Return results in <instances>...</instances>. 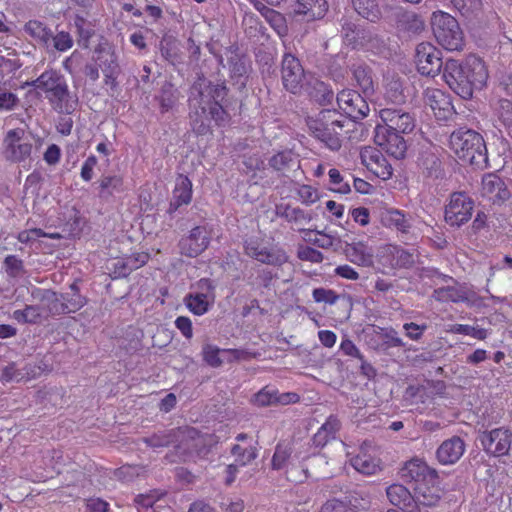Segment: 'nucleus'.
Instances as JSON below:
<instances>
[{
	"instance_id": "f257e3e1",
	"label": "nucleus",
	"mask_w": 512,
	"mask_h": 512,
	"mask_svg": "<svg viewBox=\"0 0 512 512\" xmlns=\"http://www.w3.org/2000/svg\"><path fill=\"white\" fill-rule=\"evenodd\" d=\"M443 79L449 88L462 99L468 100L474 90H481L487 82L485 62L470 55L464 61L448 59L443 69Z\"/></svg>"
},
{
	"instance_id": "c85d7f7f",
	"label": "nucleus",
	"mask_w": 512,
	"mask_h": 512,
	"mask_svg": "<svg viewBox=\"0 0 512 512\" xmlns=\"http://www.w3.org/2000/svg\"><path fill=\"white\" fill-rule=\"evenodd\" d=\"M402 471V476L415 482V485L426 483L425 481L433 482L438 479V472L418 459L407 462Z\"/></svg>"
},
{
	"instance_id": "13d9d810",
	"label": "nucleus",
	"mask_w": 512,
	"mask_h": 512,
	"mask_svg": "<svg viewBox=\"0 0 512 512\" xmlns=\"http://www.w3.org/2000/svg\"><path fill=\"white\" fill-rule=\"evenodd\" d=\"M361 49H366L378 55L384 54L388 50L387 44L383 37L375 33L373 30H371L369 33Z\"/></svg>"
},
{
	"instance_id": "f03ea898",
	"label": "nucleus",
	"mask_w": 512,
	"mask_h": 512,
	"mask_svg": "<svg viewBox=\"0 0 512 512\" xmlns=\"http://www.w3.org/2000/svg\"><path fill=\"white\" fill-rule=\"evenodd\" d=\"M25 85L44 92L49 102L61 113L71 114L76 109L78 101L72 97L64 75L57 70L48 69Z\"/></svg>"
},
{
	"instance_id": "de8ad7c7",
	"label": "nucleus",
	"mask_w": 512,
	"mask_h": 512,
	"mask_svg": "<svg viewBox=\"0 0 512 512\" xmlns=\"http://www.w3.org/2000/svg\"><path fill=\"white\" fill-rule=\"evenodd\" d=\"M30 376H36L34 368L26 365L22 369H19L15 362H11L2 369L1 380L3 382H19L25 378L28 379Z\"/></svg>"
},
{
	"instance_id": "4468645a",
	"label": "nucleus",
	"mask_w": 512,
	"mask_h": 512,
	"mask_svg": "<svg viewBox=\"0 0 512 512\" xmlns=\"http://www.w3.org/2000/svg\"><path fill=\"white\" fill-rule=\"evenodd\" d=\"M426 28L423 17L413 11L399 9L395 12V29L400 38L412 40Z\"/></svg>"
},
{
	"instance_id": "6e6d98bb",
	"label": "nucleus",
	"mask_w": 512,
	"mask_h": 512,
	"mask_svg": "<svg viewBox=\"0 0 512 512\" xmlns=\"http://www.w3.org/2000/svg\"><path fill=\"white\" fill-rule=\"evenodd\" d=\"M386 97L393 103L401 104L405 102L403 84L400 79L392 78L386 85Z\"/></svg>"
},
{
	"instance_id": "864d4df0",
	"label": "nucleus",
	"mask_w": 512,
	"mask_h": 512,
	"mask_svg": "<svg viewBox=\"0 0 512 512\" xmlns=\"http://www.w3.org/2000/svg\"><path fill=\"white\" fill-rule=\"evenodd\" d=\"M336 501L338 504L345 506L347 510H351L352 512L366 510L369 508L370 504L369 500L357 491L349 492L341 499L336 498Z\"/></svg>"
},
{
	"instance_id": "680f3d73",
	"label": "nucleus",
	"mask_w": 512,
	"mask_h": 512,
	"mask_svg": "<svg viewBox=\"0 0 512 512\" xmlns=\"http://www.w3.org/2000/svg\"><path fill=\"white\" fill-rule=\"evenodd\" d=\"M276 390L265 386L254 394L252 402L258 407H267L275 405Z\"/></svg>"
},
{
	"instance_id": "5fc2aeb1",
	"label": "nucleus",
	"mask_w": 512,
	"mask_h": 512,
	"mask_svg": "<svg viewBox=\"0 0 512 512\" xmlns=\"http://www.w3.org/2000/svg\"><path fill=\"white\" fill-rule=\"evenodd\" d=\"M271 28L277 33V35L281 38L286 37L288 35L289 29L285 16L279 11L272 10L270 14L265 19Z\"/></svg>"
},
{
	"instance_id": "5701e85b",
	"label": "nucleus",
	"mask_w": 512,
	"mask_h": 512,
	"mask_svg": "<svg viewBox=\"0 0 512 512\" xmlns=\"http://www.w3.org/2000/svg\"><path fill=\"white\" fill-rule=\"evenodd\" d=\"M426 483H419L414 487V501L417 503L418 508L434 507L442 498L443 490L439 486V478L436 481H425Z\"/></svg>"
},
{
	"instance_id": "052dcab7",
	"label": "nucleus",
	"mask_w": 512,
	"mask_h": 512,
	"mask_svg": "<svg viewBox=\"0 0 512 512\" xmlns=\"http://www.w3.org/2000/svg\"><path fill=\"white\" fill-rule=\"evenodd\" d=\"M287 479L294 483H303L310 479L304 460L300 464H291L286 470Z\"/></svg>"
},
{
	"instance_id": "9b49d317",
	"label": "nucleus",
	"mask_w": 512,
	"mask_h": 512,
	"mask_svg": "<svg viewBox=\"0 0 512 512\" xmlns=\"http://www.w3.org/2000/svg\"><path fill=\"white\" fill-rule=\"evenodd\" d=\"M305 78L300 60L291 53H285L281 62V79L283 87L292 94H298Z\"/></svg>"
},
{
	"instance_id": "f8f14e48",
	"label": "nucleus",
	"mask_w": 512,
	"mask_h": 512,
	"mask_svg": "<svg viewBox=\"0 0 512 512\" xmlns=\"http://www.w3.org/2000/svg\"><path fill=\"white\" fill-rule=\"evenodd\" d=\"M404 135L391 131L385 128V126H376L374 141L387 154L400 160L405 158L408 147Z\"/></svg>"
},
{
	"instance_id": "72a5a7b5",
	"label": "nucleus",
	"mask_w": 512,
	"mask_h": 512,
	"mask_svg": "<svg viewBox=\"0 0 512 512\" xmlns=\"http://www.w3.org/2000/svg\"><path fill=\"white\" fill-rule=\"evenodd\" d=\"M98 197L109 202L115 194L124 190L123 178L119 175H104L98 180Z\"/></svg>"
},
{
	"instance_id": "412c9836",
	"label": "nucleus",
	"mask_w": 512,
	"mask_h": 512,
	"mask_svg": "<svg viewBox=\"0 0 512 512\" xmlns=\"http://www.w3.org/2000/svg\"><path fill=\"white\" fill-rule=\"evenodd\" d=\"M424 102L429 106L438 120H447L454 111L450 96L440 89H427Z\"/></svg>"
},
{
	"instance_id": "a878e982",
	"label": "nucleus",
	"mask_w": 512,
	"mask_h": 512,
	"mask_svg": "<svg viewBox=\"0 0 512 512\" xmlns=\"http://www.w3.org/2000/svg\"><path fill=\"white\" fill-rule=\"evenodd\" d=\"M32 296L39 301L45 318L66 314L61 295L57 292L51 289H37Z\"/></svg>"
},
{
	"instance_id": "8fccbe9b",
	"label": "nucleus",
	"mask_w": 512,
	"mask_h": 512,
	"mask_svg": "<svg viewBox=\"0 0 512 512\" xmlns=\"http://www.w3.org/2000/svg\"><path fill=\"white\" fill-rule=\"evenodd\" d=\"M12 316L17 322L22 324H36L40 322L42 318H45L40 304L26 305L22 310H15Z\"/></svg>"
},
{
	"instance_id": "bf43d9fd",
	"label": "nucleus",
	"mask_w": 512,
	"mask_h": 512,
	"mask_svg": "<svg viewBox=\"0 0 512 512\" xmlns=\"http://www.w3.org/2000/svg\"><path fill=\"white\" fill-rule=\"evenodd\" d=\"M220 353H229V350H221L215 345L206 344L203 347L202 354L205 362L211 367H220L223 360L220 358Z\"/></svg>"
},
{
	"instance_id": "6ab92c4d",
	"label": "nucleus",
	"mask_w": 512,
	"mask_h": 512,
	"mask_svg": "<svg viewBox=\"0 0 512 512\" xmlns=\"http://www.w3.org/2000/svg\"><path fill=\"white\" fill-rule=\"evenodd\" d=\"M189 119L192 131L197 136H204L212 133L211 122L214 121L210 114V106L199 100L189 97Z\"/></svg>"
},
{
	"instance_id": "6e6552de",
	"label": "nucleus",
	"mask_w": 512,
	"mask_h": 512,
	"mask_svg": "<svg viewBox=\"0 0 512 512\" xmlns=\"http://www.w3.org/2000/svg\"><path fill=\"white\" fill-rule=\"evenodd\" d=\"M473 199L465 192H453L445 207V221L450 226L460 227L471 219Z\"/></svg>"
},
{
	"instance_id": "4c0bfd02",
	"label": "nucleus",
	"mask_w": 512,
	"mask_h": 512,
	"mask_svg": "<svg viewBox=\"0 0 512 512\" xmlns=\"http://www.w3.org/2000/svg\"><path fill=\"white\" fill-rule=\"evenodd\" d=\"M24 32L36 40L42 46L48 48L51 45L52 30L39 20H29L24 25Z\"/></svg>"
},
{
	"instance_id": "bb28decb",
	"label": "nucleus",
	"mask_w": 512,
	"mask_h": 512,
	"mask_svg": "<svg viewBox=\"0 0 512 512\" xmlns=\"http://www.w3.org/2000/svg\"><path fill=\"white\" fill-rule=\"evenodd\" d=\"M93 60L98 64L103 74L121 72L115 49L107 40L101 41L95 47Z\"/></svg>"
},
{
	"instance_id": "7ed1b4c3",
	"label": "nucleus",
	"mask_w": 512,
	"mask_h": 512,
	"mask_svg": "<svg viewBox=\"0 0 512 512\" xmlns=\"http://www.w3.org/2000/svg\"><path fill=\"white\" fill-rule=\"evenodd\" d=\"M450 148L463 164L484 168L488 163L487 148L482 135L461 127L450 135Z\"/></svg>"
},
{
	"instance_id": "ddd939ff",
	"label": "nucleus",
	"mask_w": 512,
	"mask_h": 512,
	"mask_svg": "<svg viewBox=\"0 0 512 512\" xmlns=\"http://www.w3.org/2000/svg\"><path fill=\"white\" fill-rule=\"evenodd\" d=\"M362 93L344 89L337 94L339 108L351 119L359 120L365 118L369 113V105Z\"/></svg>"
},
{
	"instance_id": "a18cd8bd",
	"label": "nucleus",
	"mask_w": 512,
	"mask_h": 512,
	"mask_svg": "<svg viewBox=\"0 0 512 512\" xmlns=\"http://www.w3.org/2000/svg\"><path fill=\"white\" fill-rule=\"evenodd\" d=\"M433 298L438 302H465L468 300L466 291L455 286L440 287L433 291Z\"/></svg>"
},
{
	"instance_id": "0eeeda50",
	"label": "nucleus",
	"mask_w": 512,
	"mask_h": 512,
	"mask_svg": "<svg viewBox=\"0 0 512 512\" xmlns=\"http://www.w3.org/2000/svg\"><path fill=\"white\" fill-rule=\"evenodd\" d=\"M4 157L11 162H22L30 157L33 144L30 136L23 129L9 130L3 141Z\"/></svg>"
},
{
	"instance_id": "2f4dec72",
	"label": "nucleus",
	"mask_w": 512,
	"mask_h": 512,
	"mask_svg": "<svg viewBox=\"0 0 512 512\" xmlns=\"http://www.w3.org/2000/svg\"><path fill=\"white\" fill-rule=\"evenodd\" d=\"M192 199V182L191 180L183 175L179 174L175 181V187L173 190V198L170 201L167 212L169 214L175 213L178 208L182 205H188Z\"/></svg>"
},
{
	"instance_id": "49530a36",
	"label": "nucleus",
	"mask_w": 512,
	"mask_h": 512,
	"mask_svg": "<svg viewBox=\"0 0 512 512\" xmlns=\"http://www.w3.org/2000/svg\"><path fill=\"white\" fill-rule=\"evenodd\" d=\"M355 11L370 22H376L381 17L377 0H352Z\"/></svg>"
},
{
	"instance_id": "0e129e2a",
	"label": "nucleus",
	"mask_w": 512,
	"mask_h": 512,
	"mask_svg": "<svg viewBox=\"0 0 512 512\" xmlns=\"http://www.w3.org/2000/svg\"><path fill=\"white\" fill-rule=\"evenodd\" d=\"M454 7L466 17L476 14L481 10V0H451Z\"/></svg>"
},
{
	"instance_id": "7c9ffc66",
	"label": "nucleus",
	"mask_w": 512,
	"mask_h": 512,
	"mask_svg": "<svg viewBox=\"0 0 512 512\" xmlns=\"http://www.w3.org/2000/svg\"><path fill=\"white\" fill-rule=\"evenodd\" d=\"M150 258L147 252H138L117 260L113 264L112 277L114 279L126 278L132 271L144 266Z\"/></svg>"
},
{
	"instance_id": "cd10ccee",
	"label": "nucleus",
	"mask_w": 512,
	"mask_h": 512,
	"mask_svg": "<svg viewBox=\"0 0 512 512\" xmlns=\"http://www.w3.org/2000/svg\"><path fill=\"white\" fill-rule=\"evenodd\" d=\"M465 451V442L459 436L445 440L437 449L436 457L443 465L456 463Z\"/></svg>"
},
{
	"instance_id": "37998d69",
	"label": "nucleus",
	"mask_w": 512,
	"mask_h": 512,
	"mask_svg": "<svg viewBox=\"0 0 512 512\" xmlns=\"http://www.w3.org/2000/svg\"><path fill=\"white\" fill-rule=\"evenodd\" d=\"M60 295L66 314L75 313L86 304V298L80 294L76 282L70 285L69 292L61 293Z\"/></svg>"
},
{
	"instance_id": "3c124183",
	"label": "nucleus",
	"mask_w": 512,
	"mask_h": 512,
	"mask_svg": "<svg viewBox=\"0 0 512 512\" xmlns=\"http://www.w3.org/2000/svg\"><path fill=\"white\" fill-rule=\"evenodd\" d=\"M141 441L151 448H164L175 442L174 430H159L149 436L141 438Z\"/></svg>"
},
{
	"instance_id": "20e7f679",
	"label": "nucleus",
	"mask_w": 512,
	"mask_h": 512,
	"mask_svg": "<svg viewBox=\"0 0 512 512\" xmlns=\"http://www.w3.org/2000/svg\"><path fill=\"white\" fill-rule=\"evenodd\" d=\"M305 122L314 138L325 144L332 151L342 146V132L346 120L335 109H323L315 116H308Z\"/></svg>"
},
{
	"instance_id": "39448f33",
	"label": "nucleus",
	"mask_w": 512,
	"mask_h": 512,
	"mask_svg": "<svg viewBox=\"0 0 512 512\" xmlns=\"http://www.w3.org/2000/svg\"><path fill=\"white\" fill-rule=\"evenodd\" d=\"M228 91L225 83L214 84L205 78H199L192 85L189 96L210 106V114L215 124L223 126L230 120V115L225 109Z\"/></svg>"
},
{
	"instance_id": "774afa93",
	"label": "nucleus",
	"mask_w": 512,
	"mask_h": 512,
	"mask_svg": "<svg viewBox=\"0 0 512 512\" xmlns=\"http://www.w3.org/2000/svg\"><path fill=\"white\" fill-rule=\"evenodd\" d=\"M51 43L57 51L63 52L72 47L73 39L68 32L61 31L56 35L52 33Z\"/></svg>"
},
{
	"instance_id": "c03bdc74",
	"label": "nucleus",
	"mask_w": 512,
	"mask_h": 512,
	"mask_svg": "<svg viewBox=\"0 0 512 512\" xmlns=\"http://www.w3.org/2000/svg\"><path fill=\"white\" fill-rule=\"evenodd\" d=\"M186 307L195 315L201 316L208 312L214 299L206 297L202 293H189L184 298Z\"/></svg>"
},
{
	"instance_id": "58836bf2",
	"label": "nucleus",
	"mask_w": 512,
	"mask_h": 512,
	"mask_svg": "<svg viewBox=\"0 0 512 512\" xmlns=\"http://www.w3.org/2000/svg\"><path fill=\"white\" fill-rule=\"evenodd\" d=\"M344 252L346 257L354 264L363 267H369L373 264V254L367 250L362 242L347 244Z\"/></svg>"
},
{
	"instance_id": "1a4fd4ad",
	"label": "nucleus",
	"mask_w": 512,
	"mask_h": 512,
	"mask_svg": "<svg viewBox=\"0 0 512 512\" xmlns=\"http://www.w3.org/2000/svg\"><path fill=\"white\" fill-rule=\"evenodd\" d=\"M415 63L421 75L434 77L444 69L442 52L429 42H421L416 46Z\"/></svg>"
},
{
	"instance_id": "09e8293b",
	"label": "nucleus",
	"mask_w": 512,
	"mask_h": 512,
	"mask_svg": "<svg viewBox=\"0 0 512 512\" xmlns=\"http://www.w3.org/2000/svg\"><path fill=\"white\" fill-rule=\"evenodd\" d=\"M161 55L172 65L180 61L178 41L176 37L165 33L160 41Z\"/></svg>"
},
{
	"instance_id": "f704fd0d",
	"label": "nucleus",
	"mask_w": 512,
	"mask_h": 512,
	"mask_svg": "<svg viewBox=\"0 0 512 512\" xmlns=\"http://www.w3.org/2000/svg\"><path fill=\"white\" fill-rule=\"evenodd\" d=\"M299 164L298 155L291 149L279 151L268 159V165L282 174L294 167H299Z\"/></svg>"
},
{
	"instance_id": "423d86ee",
	"label": "nucleus",
	"mask_w": 512,
	"mask_h": 512,
	"mask_svg": "<svg viewBox=\"0 0 512 512\" xmlns=\"http://www.w3.org/2000/svg\"><path fill=\"white\" fill-rule=\"evenodd\" d=\"M431 27L438 44L449 51H460L464 46V35L458 21L450 14L435 11L431 16Z\"/></svg>"
},
{
	"instance_id": "dca6fc26",
	"label": "nucleus",
	"mask_w": 512,
	"mask_h": 512,
	"mask_svg": "<svg viewBox=\"0 0 512 512\" xmlns=\"http://www.w3.org/2000/svg\"><path fill=\"white\" fill-rule=\"evenodd\" d=\"M210 244V235L205 227L192 228L189 235L182 237L178 243L180 253L186 257L195 258L204 252Z\"/></svg>"
},
{
	"instance_id": "9d476101",
	"label": "nucleus",
	"mask_w": 512,
	"mask_h": 512,
	"mask_svg": "<svg viewBox=\"0 0 512 512\" xmlns=\"http://www.w3.org/2000/svg\"><path fill=\"white\" fill-rule=\"evenodd\" d=\"M478 440L487 454L494 457L505 456L511 448L512 432L503 427L486 430L479 433Z\"/></svg>"
},
{
	"instance_id": "2eb2a0df",
	"label": "nucleus",
	"mask_w": 512,
	"mask_h": 512,
	"mask_svg": "<svg viewBox=\"0 0 512 512\" xmlns=\"http://www.w3.org/2000/svg\"><path fill=\"white\" fill-rule=\"evenodd\" d=\"M244 252L247 256L271 266L279 267L288 261V255L283 249H268L253 239L244 242Z\"/></svg>"
},
{
	"instance_id": "393cba45",
	"label": "nucleus",
	"mask_w": 512,
	"mask_h": 512,
	"mask_svg": "<svg viewBox=\"0 0 512 512\" xmlns=\"http://www.w3.org/2000/svg\"><path fill=\"white\" fill-rule=\"evenodd\" d=\"M371 30L369 27L358 25L349 19H344L341 24L343 43L352 49H361Z\"/></svg>"
},
{
	"instance_id": "4be33fe9",
	"label": "nucleus",
	"mask_w": 512,
	"mask_h": 512,
	"mask_svg": "<svg viewBox=\"0 0 512 512\" xmlns=\"http://www.w3.org/2000/svg\"><path fill=\"white\" fill-rule=\"evenodd\" d=\"M349 70L361 93L366 97L372 96L376 86L372 68L364 61H358L352 63Z\"/></svg>"
},
{
	"instance_id": "473e14b6",
	"label": "nucleus",
	"mask_w": 512,
	"mask_h": 512,
	"mask_svg": "<svg viewBox=\"0 0 512 512\" xmlns=\"http://www.w3.org/2000/svg\"><path fill=\"white\" fill-rule=\"evenodd\" d=\"M276 216L285 219L287 222L294 224L297 230L306 231L302 226L308 224L312 220V215L300 207H294L290 204L280 203L275 207Z\"/></svg>"
},
{
	"instance_id": "79ce46f5",
	"label": "nucleus",
	"mask_w": 512,
	"mask_h": 512,
	"mask_svg": "<svg viewBox=\"0 0 512 512\" xmlns=\"http://www.w3.org/2000/svg\"><path fill=\"white\" fill-rule=\"evenodd\" d=\"M310 479L319 480L328 477V461L322 454H313L304 459Z\"/></svg>"
},
{
	"instance_id": "f3484780",
	"label": "nucleus",
	"mask_w": 512,
	"mask_h": 512,
	"mask_svg": "<svg viewBox=\"0 0 512 512\" xmlns=\"http://www.w3.org/2000/svg\"><path fill=\"white\" fill-rule=\"evenodd\" d=\"M380 119L382 123L377 126H385L394 132L402 134H410L415 128L414 117L401 109L385 108L380 111Z\"/></svg>"
},
{
	"instance_id": "603ef678",
	"label": "nucleus",
	"mask_w": 512,
	"mask_h": 512,
	"mask_svg": "<svg viewBox=\"0 0 512 512\" xmlns=\"http://www.w3.org/2000/svg\"><path fill=\"white\" fill-rule=\"evenodd\" d=\"M351 464L358 472L365 475H373L380 470L379 460L365 453L352 458Z\"/></svg>"
},
{
	"instance_id": "a211bd4d",
	"label": "nucleus",
	"mask_w": 512,
	"mask_h": 512,
	"mask_svg": "<svg viewBox=\"0 0 512 512\" xmlns=\"http://www.w3.org/2000/svg\"><path fill=\"white\" fill-rule=\"evenodd\" d=\"M328 8L326 0H296L290 15L295 21L313 22L323 19Z\"/></svg>"
},
{
	"instance_id": "338daca9",
	"label": "nucleus",
	"mask_w": 512,
	"mask_h": 512,
	"mask_svg": "<svg viewBox=\"0 0 512 512\" xmlns=\"http://www.w3.org/2000/svg\"><path fill=\"white\" fill-rule=\"evenodd\" d=\"M5 270L11 277H18L24 274L23 261L15 255H8L4 260Z\"/></svg>"
},
{
	"instance_id": "c9c22d12",
	"label": "nucleus",
	"mask_w": 512,
	"mask_h": 512,
	"mask_svg": "<svg viewBox=\"0 0 512 512\" xmlns=\"http://www.w3.org/2000/svg\"><path fill=\"white\" fill-rule=\"evenodd\" d=\"M380 220L384 226L395 228L402 233H407L411 227L410 220L398 209H385L380 213Z\"/></svg>"
},
{
	"instance_id": "69168bd1",
	"label": "nucleus",
	"mask_w": 512,
	"mask_h": 512,
	"mask_svg": "<svg viewBox=\"0 0 512 512\" xmlns=\"http://www.w3.org/2000/svg\"><path fill=\"white\" fill-rule=\"evenodd\" d=\"M292 450L288 446L278 444L275 448L274 455L272 457V468L274 470H281L286 466L288 459L290 458Z\"/></svg>"
},
{
	"instance_id": "4d7b16f0",
	"label": "nucleus",
	"mask_w": 512,
	"mask_h": 512,
	"mask_svg": "<svg viewBox=\"0 0 512 512\" xmlns=\"http://www.w3.org/2000/svg\"><path fill=\"white\" fill-rule=\"evenodd\" d=\"M231 453L236 457V463L240 466H245L257 457V449L253 446L243 448L240 445L235 444L231 449Z\"/></svg>"
},
{
	"instance_id": "ea45409f",
	"label": "nucleus",
	"mask_w": 512,
	"mask_h": 512,
	"mask_svg": "<svg viewBox=\"0 0 512 512\" xmlns=\"http://www.w3.org/2000/svg\"><path fill=\"white\" fill-rule=\"evenodd\" d=\"M307 94L313 101L320 105H328L334 98V92L330 86L318 79L309 82Z\"/></svg>"
},
{
	"instance_id": "aec40b11",
	"label": "nucleus",
	"mask_w": 512,
	"mask_h": 512,
	"mask_svg": "<svg viewBox=\"0 0 512 512\" xmlns=\"http://www.w3.org/2000/svg\"><path fill=\"white\" fill-rule=\"evenodd\" d=\"M482 196L488 198L494 205H502L511 197L505 181L494 173H489L482 178Z\"/></svg>"
},
{
	"instance_id": "e433bc0d",
	"label": "nucleus",
	"mask_w": 512,
	"mask_h": 512,
	"mask_svg": "<svg viewBox=\"0 0 512 512\" xmlns=\"http://www.w3.org/2000/svg\"><path fill=\"white\" fill-rule=\"evenodd\" d=\"M417 164L423 175L428 178H439L442 174L441 161L438 156L430 151H422L418 157Z\"/></svg>"
},
{
	"instance_id": "a19ab883",
	"label": "nucleus",
	"mask_w": 512,
	"mask_h": 512,
	"mask_svg": "<svg viewBox=\"0 0 512 512\" xmlns=\"http://www.w3.org/2000/svg\"><path fill=\"white\" fill-rule=\"evenodd\" d=\"M155 99L159 102L161 113H166L177 103L179 99V91L174 84L169 81H165Z\"/></svg>"
},
{
	"instance_id": "b1692460",
	"label": "nucleus",
	"mask_w": 512,
	"mask_h": 512,
	"mask_svg": "<svg viewBox=\"0 0 512 512\" xmlns=\"http://www.w3.org/2000/svg\"><path fill=\"white\" fill-rule=\"evenodd\" d=\"M226 56L229 64V70L233 79L241 80V84L245 85V79L251 70L249 58L239 53L237 45H231L226 48Z\"/></svg>"
},
{
	"instance_id": "e2e57ef3",
	"label": "nucleus",
	"mask_w": 512,
	"mask_h": 512,
	"mask_svg": "<svg viewBox=\"0 0 512 512\" xmlns=\"http://www.w3.org/2000/svg\"><path fill=\"white\" fill-rule=\"evenodd\" d=\"M450 332L454 334L469 335L478 340H484L487 338V330L483 328H477L470 325L454 324L451 326Z\"/></svg>"
},
{
	"instance_id": "c756f323",
	"label": "nucleus",
	"mask_w": 512,
	"mask_h": 512,
	"mask_svg": "<svg viewBox=\"0 0 512 512\" xmlns=\"http://www.w3.org/2000/svg\"><path fill=\"white\" fill-rule=\"evenodd\" d=\"M387 497L390 503L399 507L404 512H421L417 503L414 501V495L401 484H392L386 489Z\"/></svg>"
}]
</instances>
